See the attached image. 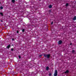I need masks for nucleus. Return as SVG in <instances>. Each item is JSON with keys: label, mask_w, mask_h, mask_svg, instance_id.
Here are the masks:
<instances>
[{"label": "nucleus", "mask_w": 76, "mask_h": 76, "mask_svg": "<svg viewBox=\"0 0 76 76\" xmlns=\"http://www.w3.org/2000/svg\"><path fill=\"white\" fill-rule=\"evenodd\" d=\"M44 56L45 57H45H47V58H50V54H44Z\"/></svg>", "instance_id": "1"}, {"label": "nucleus", "mask_w": 76, "mask_h": 76, "mask_svg": "<svg viewBox=\"0 0 76 76\" xmlns=\"http://www.w3.org/2000/svg\"><path fill=\"white\" fill-rule=\"evenodd\" d=\"M57 73H58V72H57V70H55V73L54 74V76H57V75H58L57 74Z\"/></svg>", "instance_id": "2"}, {"label": "nucleus", "mask_w": 76, "mask_h": 76, "mask_svg": "<svg viewBox=\"0 0 76 76\" xmlns=\"http://www.w3.org/2000/svg\"><path fill=\"white\" fill-rule=\"evenodd\" d=\"M58 45H61V44H62V40H59L58 42Z\"/></svg>", "instance_id": "3"}, {"label": "nucleus", "mask_w": 76, "mask_h": 76, "mask_svg": "<svg viewBox=\"0 0 76 76\" xmlns=\"http://www.w3.org/2000/svg\"><path fill=\"white\" fill-rule=\"evenodd\" d=\"M69 70H67L65 72H64V73H65V74H66V73H69Z\"/></svg>", "instance_id": "4"}, {"label": "nucleus", "mask_w": 76, "mask_h": 76, "mask_svg": "<svg viewBox=\"0 0 76 76\" xmlns=\"http://www.w3.org/2000/svg\"><path fill=\"white\" fill-rule=\"evenodd\" d=\"M10 47V45L9 44L7 46V48L8 49H9Z\"/></svg>", "instance_id": "5"}, {"label": "nucleus", "mask_w": 76, "mask_h": 76, "mask_svg": "<svg viewBox=\"0 0 76 76\" xmlns=\"http://www.w3.org/2000/svg\"><path fill=\"white\" fill-rule=\"evenodd\" d=\"M49 69V67L48 66H47L46 68V70L48 71V69Z\"/></svg>", "instance_id": "6"}, {"label": "nucleus", "mask_w": 76, "mask_h": 76, "mask_svg": "<svg viewBox=\"0 0 76 76\" xmlns=\"http://www.w3.org/2000/svg\"><path fill=\"white\" fill-rule=\"evenodd\" d=\"M72 19L73 20H75L76 19V16H74V18H73Z\"/></svg>", "instance_id": "7"}, {"label": "nucleus", "mask_w": 76, "mask_h": 76, "mask_svg": "<svg viewBox=\"0 0 76 76\" xmlns=\"http://www.w3.org/2000/svg\"><path fill=\"white\" fill-rule=\"evenodd\" d=\"M0 15H1L2 16H3V13L0 12Z\"/></svg>", "instance_id": "8"}, {"label": "nucleus", "mask_w": 76, "mask_h": 76, "mask_svg": "<svg viewBox=\"0 0 76 76\" xmlns=\"http://www.w3.org/2000/svg\"><path fill=\"white\" fill-rule=\"evenodd\" d=\"M52 7V5H50L49 6V8H50V9Z\"/></svg>", "instance_id": "9"}, {"label": "nucleus", "mask_w": 76, "mask_h": 76, "mask_svg": "<svg viewBox=\"0 0 76 76\" xmlns=\"http://www.w3.org/2000/svg\"><path fill=\"white\" fill-rule=\"evenodd\" d=\"M65 6H66V7H67V6H69V4H68V3H67L66 4V5Z\"/></svg>", "instance_id": "10"}, {"label": "nucleus", "mask_w": 76, "mask_h": 76, "mask_svg": "<svg viewBox=\"0 0 76 76\" xmlns=\"http://www.w3.org/2000/svg\"><path fill=\"white\" fill-rule=\"evenodd\" d=\"M75 52V50H72V53H74V52Z\"/></svg>", "instance_id": "11"}, {"label": "nucleus", "mask_w": 76, "mask_h": 76, "mask_svg": "<svg viewBox=\"0 0 76 76\" xmlns=\"http://www.w3.org/2000/svg\"><path fill=\"white\" fill-rule=\"evenodd\" d=\"M12 3H15V0H12Z\"/></svg>", "instance_id": "12"}, {"label": "nucleus", "mask_w": 76, "mask_h": 76, "mask_svg": "<svg viewBox=\"0 0 76 76\" xmlns=\"http://www.w3.org/2000/svg\"><path fill=\"white\" fill-rule=\"evenodd\" d=\"M23 32H25V29H23L22 30Z\"/></svg>", "instance_id": "13"}, {"label": "nucleus", "mask_w": 76, "mask_h": 76, "mask_svg": "<svg viewBox=\"0 0 76 76\" xmlns=\"http://www.w3.org/2000/svg\"><path fill=\"white\" fill-rule=\"evenodd\" d=\"M0 8V9H3V7H1Z\"/></svg>", "instance_id": "14"}, {"label": "nucleus", "mask_w": 76, "mask_h": 76, "mask_svg": "<svg viewBox=\"0 0 76 76\" xmlns=\"http://www.w3.org/2000/svg\"><path fill=\"white\" fill-rule=\"evenodd\" d=\"M42 55H39V57H42Z\"/></svg>", "instance_id": "15"}, {"label": "nucleus", "mask_w": 76, "mask_h": 76, "mask_svg": "<svg viewBox=\"0 0 76 76\" xmlns=\"http://www.w3.org/2000/svg\"><path fill=\"white\" fill-rule=\"evenodd\" d=\"M19 31L18 30H17V34H19Z\"/></svg>", "instance_id": "16"}, {"label": "nucleus", "mask_w": 76, "mask_h": 76, "mask_svg": "<svg viewBox=\"0 0 76 76\" xmlns=\"http://www.w3.org/2000/svg\"><path fill=\"white\" fill-rule=\"evenodd\" d=\"M11 51H13V48H12L11 49Z\"/></svg>", "instance_id": "17"}, {"label": "nucleus", "mask_w": 76, "mask_h": 76, "mask_svg": "<svg viewBox=\"0 0 76 76\" xmlns=\"http://www.w3.org/2000/svg\"><path fill=\"white\" fill-rule=\"evenodd\" d=\"M19 58L20 59L21 58V56H19Z\"/></svg>", "instance_id": "18"}, {"label": "nucleus", "mask_w": 76, "mask_h": 76, "mask_svg": "<svg viewBox=\"0 0 76 76\" xmlns=\"http://www.w3.org/2000/svg\"><path fill=\"white\" fill-rule=\"evenodd\" d=\"M53 22H51V25H53Z\"/></svg>", "instance_id": "19"}, {"label": "nucleus", "mask_w": 76, "mask_h": 76, "mask_svg": "<svg viewBox=\"0 0 76 76\" xmlns=\"http://www.w3.org/2000/svg\"><path fill=\"white\" fill-rule=\"evenodd\" d=\"M70 45H72V43H71L70 44Z\"/></svg>", "instance_id": "20"}, {"label": "nucleus", "mask_w": 76, "mask_h": 76, "mask_svg": "<svg viewBox=\"0 0 76 76\" xmlns=\"http://www.w3.org/2000/svg\"><path fill=\"white\" fill-rule=\"evenodd\" d=\"M51 73H49V76H51Z\"/></svg>", "instance_id": "21"}, {"label": "nucleus", "mask_w": 76, "mask_h": 76, "mask_svg": "<svg viewBox=\"0 0 76 76\" xmlns=\"http://www.w3.org/2000/svg\"><path fill=\"white\" fill-rule=\"evenodd\" d=\"M12 41H14V39H12Z\"/></svg>", "instance_id": "22"}, {"label": "nucleus", "mask_w": 76, "mask_h": 76, "mask_svg": "<svg viewBox=\"0 0 76 76\" xmlns=\"http://www.w3.org/2000/svg\"><path fill=\"white\" fill-rule=\"evenodd\" d=\"M1 22H3V20H1Z\"/></svg>", "instance_id": "23"}, {"label": "nucleus", "mask_w": 76, "mask_h": 76, "mask_svg": "<svg viewBox=\"0 0 76 76\" xmlns=\"http://www.w3.org/2000/svg\"><path fill=\"white\" fill-rule=\"evenodd\" d=\"M39 1H41V0H39Z\"/></svg>", "instance_id": "24"}, {"label": "nucleus", "mask_w": 76, "mask_h": 76, "mask_svg": "<svg viewBox=\"0 0 76 76\" xmlns=\"http://www.w3.org/2000/svg\"><path fill=\"white\" fill-rule=\"evenodd\" d=\"M1 4V2H0V4Z\"/></svg>", "instance_id": "25"}, {"label": "nucleus", "mask_w": 76, "mask_h": 76, "mask_svg": "<svg viewBox=\"0 0 76 76\" xmlns=\"http://www.w3.org/2000/svg\"><path fill=\"white\" fill-rule=\"evenodd\" d=\"M16 0V1H17V0Z\"/></svg>", "instance_id": "26"}]
</instances>
